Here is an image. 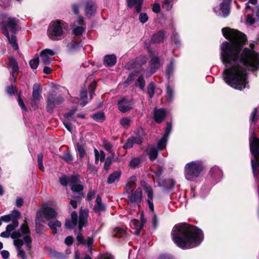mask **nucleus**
Wrapping results in <instances>:
<instances>
[{
    "mask_svg": "<svg viewBox=\"0 0 259 259\" xmlns=\"http://www.w3.org/2000/svg\"><path fill=\"white\" fill-rule=\"evenodd\" d=\"M222 33L230 40L221 46V58L225 66L224 80L232 88L242 90L247 83L246 69L254 71L259 68V55L252 49L241 50L246 37L241 32L226 27L222 29Z\"/></svg>",
    "mask_w": 259,
    "mask_h": 259,
    "instance_id": "f257e3e1",
    "label": "nucleus"
},
{
    "mask_svg": "<svg viewBox=\"0 0 259 259\" xmlns=\"http://www.w3.org/2000/svg\"><path fill=\"white\" fill-rule=\"evenodd\" d=\"M171 234L174 242L183 249L197 247L203 240V234L200 229L186 223L175 226Z\"/></svg>",
    "mask_w": 259,
    "mask_h": 259,
    "instance_id": "f03ea898",
    "label": "nucleus"
},
{
    "mask_svg": "<svg viewBox=\"0 0 259 259\" xmlns=\"http://www.w3.org/2000/svg\"><path fill=\"white\" fill-rule=\"evenodd\" d=\"M29 230L28 227L25 224L21 226L20 230L14 231L12 233L11 237L14 239V245L16 247L18 251V256L22 259H26L25 253L23 250L21 249V246L23 245V240L19 238L25 235L23 237L25 241V245L27 250H29L31 247V240L29 236Z\"/></svg>",
    "mask_w": 259,
    "mask_h": 259,
    "instance_id": "7ed1b4c3",
    "label": "nucleus"
},
{
    "mask_svg": "<svg viewBox=\"0 0 259 259\" xmlns=\"http://www.w3.org/2000/svg\"><path fill=\"white\" fill-rule=\"evenodd\" d=\"M249 146L250 152L254 156L251 160L253 174L257 187L259 188V139L255 136L254 132H252L249 138Z\"/></svg>",
    "mask_w": 259,
    "mask_h": 259,
    "instance_id": "20e7f679",
    "label": "nucleus"
},
{
    "mask_svg": "<svg viewBox=\"0 0 259 259\" xmlns=\"http://www.w3.org/2000/svg\"><path fill=\"white\" fill-rule=\"evenodd\" d=\"M68 24L62 20L50 23L48 29V35L53 40H60L64 36V31L68 29Z\"/></svg>",
    "mask_w": 259,
    "mask_h": 259,
    "instance_id": "39448f33",
    "label": "nucleus"
},
{
    "mask_svg": "<svg viewBox=\"0 0 259 259\" xmlns=\"http://www.w3.org/2000/svg\"><path fill=\"white\" fill-rule=\"evenodd\" d=\"M89 210L88 209L81 210L79 212V220L78 221L77 214L73 211L71 214V220H67L65 223V227L67 229L74 228L78 224V229L81 232L83 227L86 226L88 224V217Z\"/></svg>",
    "mask_w": 259,
    "mask_h": 259,
    "instance_id": "423d86ee",
    "label": "nucleus"
},
{
    "mask_svg": "<svg viewBox=\"0 0 259 259\" xmlns=\"http://www.w3.org/2000/svg\"><path fill=\"white\" fill-rule=\"evenodd\" d=\"M203 169V164L201 161H193L187 163L184 167L186 179L190 181H195L201 175Z\"/></svg>",
    "mask_w": 259,
    "mask_h": 259,
    "instance_id": "0eeeda50",
    "label": "nucleus"
},
{
    "mask_svg": "<svg viewBox=\"0 0 259 259\" xmlns=\"http://www.w3.org/2000/svg\"><path fill=\"white\" fill-rule=\"evenodd\" d=\"M20 212L17 210H13L11 213L3 215L1 217L3 222L8 223L12 221V224L8 225L6 227V230L1 233L0 236L4 238H8L11 236V232L14 230L18 226V220L20 218Z\"/></svg>",
    "mask_w": 259,
    "mask_h": 259,
    "instance_id": "6e6552de",
    "label": "nucleus"
},
{
    "mask_svg": "<svg viewBox=\"0 0 259 259\" xmlns=\"http://www.w3.org/2000/svg\"><path fill=\"white\" fill-rule=\"evenodd\" d=\"M42 214L47 220H49L55 218L57 215V213L55 210L51 207H44L41 211H39L37 213L35 220L36 226L39 225L41 222H44L42 217Z\"/></svg>",
    "mask_w": 259,
    "mask_h": 259,
    "instance_id": "1a4fd4ad",
    "label": "nucleus"
},
{
    "mask_svg": "<svg viewBox=\"0 0 259 259\" xmlns=\"http://www.w3.org/2000/svg\"><path fill=\"white\" fill-rule=\"evenodd\" d=\"M63 100L62 97H56V95L50 94L47 99V111L50 113L53 112L54 109L62 103Z\"/></svg>",
    "mask_w": 259,
    "mask_h": 259,
    "instance_id": "9d476101",
    "label": "nucleus"
},
{
    "mask_svg": "<svg viewBox=\"0 0 259 259\" xmlns=\"http://www.w3.org/2000/svg\"><path fill=\"white\" fill-rule=\"evenodd\" d=\"M232 0H223L220 4V7H214L213 11L218 16L227 17L230 13V5Z\"/></svg>",
    "mask_w": 259,
    "mask_h": 259,
    "instance_id": "9b49d317",
    "label": "nucleus"
},
{
    "mask_svg": "<svg viewBox=\"0 0 259 259\" xmlns=\"http://www.w3.org/2000/svg\"><path fill=\"white\" fill-rule=\"evenodd\" d=\"M1 17L2 19L7 20V24H6L4 22H2L0 23V25L1 24H4L6 26L7 31L8 29H9L13 33H15L18 31L17 27L19 22L18 20L16 19L15 18L11 17L7 18V15L4 14L1 15Z\"/></svg>",
    "mask_w": 259,
    "mask_h": 259,
    "instance_id": "f8f14e48",
    "label": "nucleus"
},
{
    "mask_svg": "<svg viewBox=\"0 0 259 259\" xmlns=\"http://www.w3.org/2000/svg\"><path fill=\"white\" fill-rule=\"evenodd\" d=\"M141 222L136 219L132 220L131 222V227L134 230L133 232L136 235H139L141 230L143 227L144 224L146 223V220L144 217V213L142 212L140 214Z\"/></svg>",
    "mask_w": 259,
    "mask_h": 259,
    "instance_id": "ddd939ff",
    "label": "nucleus"
},
{
    "mask_svg": "<svg viewBox=\"0 0 259 259\" xmlns=\"http://www.w3.org/2000/svg\"><path fill=\"white\" fill-rule=\"evenodd\" d=\"M141 185L143 187L144 190L147 193L148 197L147 202L149 209L152 212H154V204L153 203V193L152 188L148 185L145 181H142L141 182Z\"/></svg>",
    "mask_w": 259,
    "mask_h": 259,
    "instance_id": "4468645a",
    "label": "nucleus"
},
{
    "mask_svg": "<svg viewBox=\"0 0 259 259\" xmlns=\"http://www.w3.org/2000/svg\"><path fill=\"white\" fill-rule=\"evenodd\" d=\"M161 66V63L157 56L153 57L149 63V69L147 72L146 75L149 76L153 74Z\"/></svg>",
    "mask_w": 259,
    "mask_h": 259,
    "instance_id": "2eb2a0df",
    "label": "nucleus"
},
{
    "mask_svg": "<svg viewBox=\"0 0 259 259\" xmlns=\"http://www.w3.org/2000/svg\"><path fill=\"white\" fill-rule=\"evenodd\" d=\"M0 28L4 30L3 33L7 38L9 43L11 44L12 47L15 50L18 49V45L17 41V38L15 35L13 34L11 37H10L8 31L7 30V28L4 24L0 25Z\"/></svg>",
    "mask_w": 259,
    "mask_h": 259,
    "instance_id": "dca6fc26",
    "label": "nucleus"
},
{
    "mask_svg": "<svg viewBox=\"0 0 259 259\" xmlns=\"http://www.w3.org/2000/svg\"><path fill=\"white\" fill-rule=\"evenodd\" d=\"M96 9L97 7L95 3L92 1L87 2L84 5V13L88 18L95 15Z\"/></svg>",
    "mask_w": 259,
    "mask_h": 259,
    "instance_id": "f3484780",
    "label": "nucleus"
},
{
    "mask_svg": "<svg viewBox=\"0 0 259 259\" xmlns=\"http://www.w3.org/2000/svg\"><path fill=\"white\" fill-rule=\"evenodd\" d=\"M71 183L70 186L71 187V190L74 192H80L83 189V187L80 184H77L79 181V176L73 175L72 176L71 179Z\"/></svg>",
    "mask_w": 259,
    "mask_h": 259,
    "instance_id": "a211bd4d",
    "label": "nucleus"
},
{
    "mask_svg": "<svg viewBox=\"0 0 259 259\" xmlns=\"http://www.w3.org/2000/svg\"><path fill=\"white\" fill-rule=\"evenodd\" d=\"M118 109L123 113L128 111L132 108V102L130 100L123 99L118 103Z\"/></svg>",
    "mask_w": 259,
    "mask_h": 259,
    "instance_id": "6ab92c4d",
    "label": "nucleus"
},
{
    "mask_svg": "<svg viewBox=\"0 0 259 259\" xmlns=\"http://www.w3.org/2000/svg\"><path fill=\"white\" fill-rule=\"evenodd\" d=\"M142 197V190L141 189H138L133 192L132 194L128 196V199L131 203L139 204L141 202Z\"/></svg>",
    "mask_w": 259,
    "mask_h": 259,
    "instance_id": "aec40b11",
    "label": "nucleus"
},
{
    "mask_svg": "<svg viewBox=\"0 0 259 259\" xmlns=\"http://www.w3.org/2000/svg\"><path fill=\"white\" fill-rule=\"evenodd\" d=\"M54 55V52L50 49H46L41 52L40 58L45 64H49L51 62V57Z\"/></svg>",
    "mask_w": 259,
    "mask_h": 259,
    "instance_id": "412c9836",
    "label": "nucleus"
},
{
    "mask_svg": "<svg viewBox=\"0 0 259 259\" xmlns=\"http://www.w3.org/2000/svg\"><path fill=\"white\" fill-rule=\"evenodd\" d=\"M142 143V138L138 136L129 138L126 143L123 145L124 149H130L132 148L134 144H140Z\"/></svg>",
    "mask_w": 259,
    "mask_h": 259,
    "instance_id": "4be33fe9",
    "label": "nucleus"
},
{
    "mask_svg": "<svg viewBox=\"0 0 259 259\" xmlns=\"http://www.w3.org/2000/svg\"><path fill=\"white\" fill-rule=\"evenodd\" d=\"M42 89L38 83H35L33 87L32 97L34 100H40L41 98Z\"/></svg>",
    "mask_w": 259,
    "mask_h": 259,
    "instance_id": "5701e85b",
    "label": "nucleus"
},
{
    "mask_svg": "<svg viewBox=\"0 0 259 259\" xmlns=\"http://www.w3.org/2000/svg\"><path fill=\"white\" fill-rule=\"evenodd\" d=\"M143 0H127V6L130 8L135 6V9L137 13H140L142 9V5Z\"/></svg>",
    "mask_w": 259,
    "mask_h": 259,
    "instance_id": "b1692460",
    "label": "nucleus"
},
{
    "mask_svg": "<svg viewBox=\"0 0 259 259\" xmlns=\"http://www.w3.org/2000/svg\"><path fill=\"white\" fill-rule=\"evenodd\" d=\"M166 115V112L163 109L155 110L154 112V117L157 123H160Z\"/></svg>",
    "mask_w": 259,
    "mask_h": 259,
    "instance_id": "393cba45",
    "label": "nucleus"
},
{
    "mask_svg": "<svg viewBox=\"0 0 259 259\" xmlns=\"http://www.w3.org/2000/svg\"><path fill=\"white\" fill-rule=\"evenodd\" d=\"M210 175L218 182L220 181L223 176L222 170L218 167L214 166L210 169L209 171Z\"/></svg>",
    "mask_w": 259,
    "mask_h": 259,
    "instance_id": "a878e982",
    "label": "nucleus"
},
{
    "mask_svg": "<svg viewBox=\"0 0 259 259\" xmlns=\"http://www.w3.org/2000/svg\"><path fill=\"white\" fill-rule=\"evenodd\" d=\"M165 37V32L163 31H159L152 35L151 41L154 43H159L162 41Z\"/></svg>",
    "mask_w": 259,
    "mask_h": 259,
    "instance_id": "bb28decb",
    "label": "nucleus"
},
{
    "mask_svg": "<svg viewBox=\"0 0 259 259\" xmlns=\"http://www.w3.org/2000/svg\"><path fill=\"white\" fill-rule=\"evenodd\" d=\"M93 209L96 212H100L105 210V206L104 204L102 203L101 198L99 195H97L96 197Z\"/></svg>",
    "mask_w": 259,
    "mask_h": 259,
    "instance_id": "cd10ccee",
    "label": "nucleus"
},
{
    "mask_svg": "<svg viewBox=\"0 0 259 259\" xmlns=\"http://www.w3.org/2000/svg\"><path fill=\"white\" fill-rule=\"evenodd\" d=\"M75 148L80 158H82L86 155V147L85 144L77 143Z\"/></svg>",
    "mask_w": 259,
    "mask_h": 259,
    "instance_id": "c85d7f7f",
    "label": "nucleus"
},
{
    "mask_svg": "<svg viewBox=\"0 0 259 259\" xmlns=\"http://www.w3.org/2000/svg\"><path fill=\"white\" fill-rule=\"evenodd\" d=\"M116 62V57L114 55H107L104 57V63L106 66L114 65Z\"/></svg>",
    "mask_w": 259,
    "mask_h": 259,
    "instance_id": "c756f323",
    "label": "nucleus"
},
{
    "mask_svg": "<svg viewBox=\"0 0 259 259\" xmlns=\"http://www.w3.org/2000/svg\"><path fill=\"white\" fill-rule=\"evenodd\" d=\"M158 149L153 146H149L147 148V151L149 156L151 160L153 161L157 158Z\"/></svg>",
    "mask_w": 259,
    "mask_h": 259,
    "instance_id": "7c9ffc66",
    "label": "nucleus"
},
{
    "mask_svg": "<svg viewBox=\"0 0 259 259\" xmlns=\"http://www.w3.org/2000/svg\"><path fill=\"white\" fill-rule=\"evenodd\" d=\"M113 236L120 239H123L126 236V232L120 228H116L113 231Z\"/></svg>",
    "mask_w": 259,
    "mask_h": 259,
    "instance_id": "2f4dec72",
    "label": "nucleus"
},
{
    "mask_svg": "<svg viewBox=\"0 0 259 259\" xmlns=\"http://www.w3.org/2000/svg\"><path fill=\"white\" fill-rule=\"evenodd\" d=\"M121 176V172L120 171H115L110 174L108 178L107 183L108 184H112L115 181H118Z\"/></svg>",
    "mask_w": 259,
    "mask_h": 259,
    "instance_id": "473e14b6",
    "label": "nucleus"
},
{
    "mask_svg": "<svg viewBox=\"0 0 259 259\" xmlns=\"http://www.w3.org/2000/svg\"><path fill=\"white\" fill-rule=\"evenodd\" d=\"M48 226L52 230V233L55 234L57 233L58 229L61 227V223L57 220H55L50 222L48 223Z\"/></svg>",
    "mask_w": 259,
    "mask_h": 259,
    "instance_id": "72a5a7b5",
    "label": "nucleus"
},
{
    "mask_svg": "<svg viewBox=\"0 0 259 259\" xmlns=\"http://www.w3.org/2000/svg\"><path fill=\"white\" fill-rule=\"evenodd\" d=\"M76 239L78 242L87 245L90 247L93 243V239L91 238H88L87 240H84L83 237L80 234L77 235Z\"/></svg>",
    "mask_w": 259,
    "mask_h": 259,
    "instance_id": "f704fd0d",
    "label": "nucleus"
},
{
    "mask_svg": "<svg viewBox=\"0 0 259 259\" xmlns=\"http://www.w3.org/2000/svg\"><path fill=\"white\" fill-rule=\"evenodd\" d=\"M72 26L73 27V33L75 36H80L81 35L85 29V26H76V23H74Z\"/></svg>",
    "mask_w": 259,
    "mask_h": 259,
    "instance_id": "c9c22d12",
    "label": "nucleus"
},
{
    "mask_svg": "<svg viewBox=\"0 0 259 259\" xmlns=\"http://www.w3.org/2000/svg\"><path fill=\"white\" fill-rule=\"evenodd\" d=\"M7 63L9 67L11 68L14 72H16L18 71L19 68L17 63L14 58H9Z\"/></svg>",
    "mask_w": 259,
    "mask_h": 259,
    "instance_id": "e433bc0d",
    "label": "nucleus"
},
{
    "mask_svg": "<svg viewBox=\"0 0 259 259\" xmlns=\"http://www.w3.org/2000/svg\"><path fill=\"white\" fill-rule=\"evenodd\" d=\"M95 156V162L97 163L100 159L101 161H104L105 159V154L103 151L99 152L96 149L94 150Z\"/></svg>",
    "mask_w": 259,
    "mask_h": 259,
    "instance_id": "4c0bfd02",
    "label": "nucleus"
},
{
    "mask_svg": "<svg viewBox=\"0 0 259 259\" xmlns=\"http://www.w3.org/2000/svg\"><path fill=\"white\" fill-rule=\"evenodd\" d=\"M136 181L137 178L136 176H133L130 177L128 180L127 183L125 186V189L126 190L131 189L136 184Z\"/></svg>",
    "mask_w": 259,
    "mask_h": 259,
    "instance_id": "58836bf2",
    "label": "nucleus"
},
{
    "mask_svg": "<svg viewBox=\"0 0 259 259\" xmlns=\"http://www.w3.org/2000/svg\"><path fill=\"white\" fill-rule=\"evenodd\" d=\"M167 141V138L163 136V137L158 142V145L156 147L158 150H162L164 148H165Z\"/></svg>",
    "mask_w": 259,
    "mask_h": 259,
    "instance_id": "ea45409f",
    "label": "nucleus"
},
{
    "mask_svg": "<svg viewBox=\"0 0 259 259\" xmlns=\"http://www.w3.org/2000/svg\"><path fill=\"white\" fill-rule=\"evenodd\" d=\"M174 98V91L168 85L166 86V98L168 102H171Z\"/></svg>",
    "mask_w": 259,
    "mask_h": 259,
    "instance_id": "a19ab883",
    "label": "nucleus"
},
{
    "mask_svg": "<svg viewBox=\"0 0 259 259\" xmlns=\"http://www.w3.org/2000/svg\"><path fill=\"white\" fill-rule=\"evenodd\" d=\"M87 92L86 90H82L80 92V105L83 107L87 104Z\"/></svg>",
    "mask_w": 259,
    "mask_h": 259,
    "instance_id": "79ce46f5",
    "label": "nucleus"
},
{
    "mask_svg": "<svg viewBox=\"0 0 259 259\" xmlns=\"http://www.w3.org/2000/svg\"><path fill=\"white\" fill-rule=\"evenodd\" d=\"M72 179V176L70 177H67L63 176L60 178L59 181L61 184L64 186H66L68 184L70 185L71 179Z\"/></svg>",
    "mask_w": 259,
    "mask_h": 259,
    "instance_id": "37998d69",
    "label": "nucleus"
},
{
    "mask_svg": "<svg viewBox=\"0 0 259 259\" xmlns=\"http://www.w3.org/2000/svg\"><path fill=\"white\" fill-rule=\"evenodd\" d=\"M131 119L127 117H123L120 120V124L124 127L127 128L130 126Z\"/></svg>",
    "mask_w": 259,
    "mask_h": 259,
    "instance_id": "c03bdc74",
    "label": "nucleus"
},
{
    "mask_svg": "<svg viewBox=\"0 0 259 259\" xmlns=\"http://www.w3.org/2000/svg\"><path fill=\"white\" fill-rule=\"evenodd\" d=\"M163 8L166 10H170L172 7V3L174 0H163Z\"/></svg>",
    "mask_w": 259,
    "mask_h": 259,
    "instance_id": "a18cd8bd",
    "label": "nucleus"
},
{
    "mask_svg": "<svg viewBox=\"0 0 259 259\" xmlns=\"http://www.w3.org/2000/svg\"><path fill=\"white\" fill-rule=\"evenodd\" d=\"M93 118L97 121H102L104 119V114L102 112H99L93 115Z\"/></svg>",
    "mask_w": 259,
    "mask_h": 259,
    "instance_id": "49530a36",
    "label": "nucleus"
},
{
    "mask_svg": "<svg viewBox=\"0 0 259 259\" xmlns=\"http://www.w3.org/2000/svg\"><path fill=\"white\" fill-rule=\"evenodd\" d=\"M136 85H138L141 90H144L145 85V82L142 75L139 76L137 80Z\"/></svg>",
    "mask_w": 259,
    "mask_h": 259,
    "instance_id": "de8ad7c7",
    "label": "nucleus"
},
{
    "mask_svg": "<svg viewBox=\"0 0 259 259\" xmlns=\"http://www.w3.org/2000/svg\"><path fill=\"white\" fill-rule=\"evenodd\" d=\"M154 84L153 83H150L147 88L148 94L149 95L150 98H152L154 95Z\"/></svg>",
    "mask_w": 259,
    "mask_h": 259,
    "instance_id": "09e8293b",
    "label": "nucleus"
},
{
    "mask_svg": "<svg viewBox=\"0 0 259 259\" xmlns=\"http://www.w3.org/2000/svg\"><path fill=\"white\" fill-rule=\"evenodd\" d=\"M39 64L38 58H34L29 61V65L33 69H36Z\"/></svg>",
    "mask_w": 259,
    "mask_h": 259,
    "instance_id": "8fccbe9b",
    "label": "nucleus"
},
{
    "mask_svg": "<svg viewBox=\"0 0 259 259\" xmlns=\"http://www.w3.org/2000/svg\"><path fill=\"white\" fill-rule=\"evenodd\" d=\"M135 62L138 65H142L146 63L147 59L145 56H140L136 58Z\"/></svg>",
    "mask_w": 259,
    "mask_h": 259,
    "instance_id": "3c124183",
    "label": "nucleus"
},
{
    "mask_svg": "<svg viewBox=\"0 0 259 259\" xmlns=\"http://www.w3.org/2000/svg\"><path fill=\"white\" fill-rule=\"evenodd\" d=\"M255 22V20L250 15H247L245 21V24L247 26H251Z\"/></svg>",
    "mask_w": 259,
    "mask_h": 259,
    "instance_id": "603ef678",
    "label": "nucleus"
},
{
    "mask_svg": "<svg viewBox=\"0 0 259 259\" xmlns=\"http://www.w3.org/2000/svg\"><path fill=\"white\" fill-rule=\"evenodd\" d=\"M139 21L142 23H145L146 22L148 19V15L146 13H141L139 15Z\"/></svg>",
    "mask_w": 259,
    "mask_h": 259,
    "instance_id": "864d4df0",
    "label": "nucleus"
},
{
    "mask_svg": "<svg viewBox=\"0 0 259 259\" xmlns=\"http://www.w3.org/2000/svg\"><path fill=\"white\" fill-rule=\"evenodd\" d=\"M171 123L170 122L167 123L166 126V128L164 131L163 137L167 138L169 136V134L171 131Z\"/></svg>",
    "mask_w": 259,
    "mask_h": 259,
    "instance_id": "5fc2aeb1",
    "label": "nucleus"
},
{
    "mask_svg": "<svg viewBox=\"0 0 259 259\" xmlns=\"http://www.w3.org/2000/svg\"><path fill=\"white\" fill-rule=\"evenodd\" d=\"M174 67V64L172 62H171L170 63L167 67L166 74L168 78L169 77L170 75L173 72Z\"/></svg>",
    "mask_w": 259,
    "mask_h": 259,
    "instance_id": "6e6d98bb",
    "label": "nucleus"
},
{
    "mask_svg": "<svg viewBox=\"0 0 259 259\" xmlns=\"http://www.w3.org/2000/svg\"><path fill=\"white\" fill-rule=\"evenodd\" d=\"M140 163V159L138 158H135L132 159L130 163V166L131 167L135 168L137 167Z\"/></svg>",
    "mask_w": 259,
    "mask_h": 259,
    "instance_id": "4d7b16f0",
    "label": "nucleus"
},
{
    "mask_svg": "<svg viewBox=\"0 0 259 259\" xmlns=\"http://www.w3.org/2000/svg\"><path fill=\"white\" fill-rule=\"evenodd\" d=\"M96 193V191L93 190H90L87 196V199L88 201L91 200L95 196Z\"/></svg>",
    "mask_w": 259,
    "mask_h": 259,
    "instance_id": "13d9d810",
    "label": "nucleus"
},
{
    "mask_svg": "<svg viewBox=\"0 0 259 259\" xmlns=\"http://www.w3.org/2000/svg\"><path fill=\"white\" fill-rule=\"evenodd\" d=\"M96 88V83L95 82H92L90 86L89 89L90 90V97L92 99L94 95V91Z\"/></svg>",
    "mask_w": 259,
    "mask_h": 259,
    "instance_id": "bf43d9fd",
    "label": "nucleus"
},
{
    "mask_svg": "<svg viewBox=\"0 0 259 259\" xmlns=\"http://www.w3.org/2000/svg\"><path fill=\"white\" fill-rule=\"evenodd\" d=\"M103 145L105 150L110 152H112V145L111 144L110 142L108 141H105L103 143Z\"/></svg>",
    "mask_w": 259,
    "mask_h": 259,
    "instance_id": "052dcab7",
    "label": "nucleus"
},
{
    "mask_svg": "<svg viewBox=\"0 0 259 259\" xmlns=\"http://www.w3.org/2000/svg\"><path fill=\"white\" fill-rule=\"evenodd\" d=\"M63 159L67 162H71L73 159L72 156L69 153H66L63 155Z\"/></svg>",
    "mask_w": 259,
    "mask_h": 259,
    "instance_id": "680f3d73",
    "label": "nucleus"
},
{
    "mask_svg": "<svg viewBox=\"0 0 259 259\" xmlns=\"http://www.w3.org/2000/svg\"><path fill=\"white\" fill-rule=\"evenodd\" d=\"M76 25H79V26H85V23L84 22L83 18L82 16H79L77 18V19L76 20Z\"/></svg>",
    "mask_w": 259,
    "mask_h": 259,
    "instance_id": "e2e57ef3",
    "label": "nucleus"
},
{
    "mask_svg": "<svg viewBox=\"0 0 259 259\" xmlns=\"http://www.w3.org/2000/svg\"><path fill=\"white\" fill-rule=\"evenodd\" d=\"M80 5L77 4H74L72 5V11L74 14H78L79 13V9Z\"/></svg>",
    "mask_w": 259,
    "mask_h": 259,
    "instance_id": "0e129e2a",
    "label": "nucleus"
},
{
    "mask_svg": "<svg viewBox=\"0 0 259 259\" xmlns=\"http://www.w3.org/2000/svg\"><path fill=\"white\" fill-rule=\"evenodd\" d=\"M162 170L161 168H158L154 171V175H153V178L155 180L156 178H158L162 174Z\"/></svg>",
    "mask_w": 259,
    "mask_h": 259,
    "instance_id": "69168bd1",
    "label": "nucleus"
},
{
    "mask_svg": "<svg viewBox=\"0 0 259 259\" xmlns=\"http://www.w3.org/2000/svg\"><path fill=\"white\" fill-rule=\"evenodd\" d=\"M153 213V220H152V224L154 228H156L158 225V219L156 215V214L154 213V211L152 212Z\"/></svg>",
    "mask_w": 259,
    "mask_h": 259,
    "instance_id": "338daca9",
    "label": "nucleus"
},
{
    "mask_svg": "<svg viewBox=\"0 0 259 259\" xmlns=\"http://www.w3.org/2000/svg\"><path fill=\"white\" fill-rule=\"evenodd\" d=\"M1 254L4 259H8L10 255L9 251L5 250H2Z\"/></svg>",
    "mask_w": 259,
    "mask_h": 259,
    "instance_id": "774afa93",
    "label": "nucleus"
}]
</instances>
